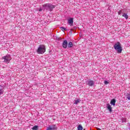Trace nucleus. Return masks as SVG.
Here are the masks:
<instances>
[{"instance_id":"obj_13","label":"nucleus","mask_w":130,"mask_h":130,"mask_svg":"<svg viewBox=\"0 0 130 130\" xmlns=\"http://www.w3.org/2000/svg\"><path fill=\"white\" fill-rule=\"evenodd\" d=\"M4 94V87L0 86V95Z\"/></svg>"},{"instance_id":"obj_19","label":"nucleus","mask_w":130,"mask_h":130,"mask_svg":"<svg viewBox=\"0 0 130 130\" xmlns=\"http://www.w3.org/2000/svg\"><path fill=\"white\" fill-rule=\"evenodd\" d=\"M60 29L61 30H62V31H66V30H67V28H65L64 27H60Z\"/></svg>"},{"instance_id":"obj_9","label":"nucleus","mask_w":130,"mask_h":130,"mask_svg":"<svg viewBox=\"0 0 130 130\" xmlns=\"http://www.w3.org/2000/svg\"><path fill=\"white\" fill-rule=\"evenodd\" d=\"M121 47V45L120 44V43L117 42L114 45V49H116L117 48H119Z\"/></svg>"},{"instance_id":"obj_23","label":"nucleus","mask_w":130,"mask_h":130,"mask_svg":"<svg viewBox=\"0 0 130 130\" xmlns=\"http://www.w3.org/2000/svg\"><path fill=\"white\" fill-rule=\"evenodd\" d=\"M41 11H42V8H40L39 9V12H41Z\"/></svg>"},{"instance_id":"obj_7","label":"nucleus","mask_w":130,"mask_h":130,"mask_svg":"<svg viewBox=\"0 0 130 130\" xmlns=\"http://www.w3.org/2000/svg\"><path fill=\"white\" fill-rule=\"evenodd\" d=\"M68 24L70 25V26H73L74 24V18H71L68 20Z\"/></svg>"},{"instance_id":"obj_24","label":"nucleus","mask_w":130,"mask_h":130,"mask_svg":"<svg viewBox=\"0 0 130 130\" xmlns=\"http://www.w3.org/2000/svg\"><path fill=\"white\" fill-rule=\"evenodd\" d=\"M83 130H86V129H84Z\"/></svg>"},{"instance_id":"obj_18","label":"nucleus","mask_w":130,"mask_h":130,"mask_svg":"<svg viewBox=\"0 0 130 130\" xmlns=\"http://www.w3.org/2000/svg\"><path fill=\"white\" fill-rule=\"evenodd\" d=\"M31 129L32 130H38V125H35Z\"/></svg>"},{"instance_id":"obj_3","label":"nucleus","mask_w":130,"mask_h":130,"mask_svg":"<svg viewBox=\"0 0 130 130\" xmlns=\"http://www.w3.org/2000/svg\"><path fill=\"white\" fill-rule=\"evenodd\" d=\"M2 59H4V62H6L7 63H9L10 62V60L12 59V58H11V55H7L6 56H3L2 57Z\"/></svg>"},{"instance_id":"obj_10","label":"nucleus","mask_w":130,"mask_h":130,"mask_svg":"<svg viewBox=\"0 0 130 130\" xmlns=\"http://www.w3.org/2000/svg\"><path fill=\"white\" fill-rule=\"evenodd\" d=\"M116 103V100L115 99H113L111 100L110 104L111 105H113V106H115V103Z\"/></svg>"},{"instance_id":"obj_16","label":"nucleus","mask_w":130,"mask_h":130,"mask_svg":"<svg viewBox=\"0 0 130 130\" xmlns=\"http://www.w3.org/2000/svg\"><path fill=\"white\" fill-rule=\"evenodd\" d=\"M126 98L127 100H130V93H127L126 94Z\"/></svg>"},{"instance_id":"obj_15","label":"nucleus","mask_w":130,"mask_h":130,"mask_svg":"<svg viewBox=\"0 0 130 130\" xmlns=\"http://www.w3.org/2000/svg\"><path fill=\"white\" fill-rule=\"evenodd\" d=\"M122 17H124V18H125L126 20H127L128 19V15H127V14L124 13L122 15Z\"/></svg>"},{"instance_id":"obj_21","label":"nucleus","mask_w":130,"mask_h":130,"mask_svg":"<svg viewBox=\"0 0 130 130\" xmlns=\"http://www.w3.org/2000/svg\"><path fill=\"white\" fill-rule=\"evenodd\" d=\"M122 13V11L120 10L118 12V15H121V13Z\"/></svg>"},{"instance_id":"obj_25","label":"nucleus","mask_w":130,"mask_h":130,"mask_svg":"<svg viewBox=\"0 0 130 130\" xmlns=\"http://www.w3.org/2000/svg\"><path fill=\"white\" fill-rule=\"evenodd\" d=\"M56 1H57V0H56Z\"/></svg>"},{"instance_id":"obj_1","label":"nucleus","mask_w":130,"mask_h":130,"mask_svg":"<svg viewBox=\"0 0 130 130\" xmlns=\"http://www.w3.org/2000/svg\"><path fill=\"white\" fill-rule=\"evenodd\" d=\"M44 10H46L47 12H52L53 9L55 8V5H52L51 4L47 3L43 5Z\"/></svg>"},{"instance_id":"obj_4","label":"nucleus","mask_w":130,"mask_h":130,"mask_svg":"<svg viewBox=\"0 0 130 130\" xmlns=\"http://www.w3.org/2000/svg\"><path fill=\"white\" fill-rule=\"evenodd\" d=\"M57 126H56V125L55 124H52V125H49L47 128V130H57Z\"/></svg>"},{"instance_id":"obj_20","label":"nucleus","mask_w":130,"mask_h":130,"mask_svg":"<svg viewBox=\"0 0 130 130\" xmlns=\"http://www.w3.org/2000/svg\"><path fill=\"white\" fill-rule=\"evenodd\" d=\"M126 122V119L125 118H123L122 119V122Z\"/></svg>"},{"instance_id":"obj_2","label":"nucleus","mask_w":130,"mask_h":130,"mask_svg":"<svg viewBox=\"0 0 130 130\" xmlns=\"http://www.w3.org/2000/svg\"><path fill=\"white\" fill-rule=\"evenodd\" d=\"M45 51H46V48L44 45H40L37 50V52L38 54H43Z\"/></svg>"},{"instance_id":"obj_14","label":"nucleus","mask_w":130,"mask_h":130,"mask_svg":"<svg viewBox=\"0 0 130 130\" xmlns=\"http://www.w3.org/2000/svg\"><path fill=\"white\" fill-rule=\"evenodd\" d=\"M74 46V44H73V42H70L68 44V48H71Z\"/></svg>"},{"instance_id":"obj_11","label":"nucleus","mask_w":130,"mask_h":130,"mask_svg":"<svg viewBox=\"0 0 130 130\" xmlns=\"http://www.w3.org/2000/svg\"><path fill=\"white\" fill-rule=\"evenodd\" d=\"M115 49L117 51L118 53H121V51H122V47H120V48H117V49Z\"/></svg>"},{"instance_id":"obj_5","label":"nucleus","mask_w":130,"mask_h":130,"mask_svg":"<svg viewBox=\"0 0 130 130\" xmlns=\"http://www.w3.org/2000/svg\"><path fill=\"white\" fill-rule=\"evenodd\" d=\"M86 85H88L90 87H92V86L95 85V82L92 80H87L86 81Z\"/></svg>"},{"instance_id":"obj_8","label":"nucleus","mask_w":130,"mask_h":130,"mask_svg":"<svg viewBox=\"0 0 130 130\" xmlns=\"http://www.w3.org/2000/svg\"><path fill=\"white\" fill-rule=\"evenodd\" d=\"M106 108H107L108 110H109L110 113L112 112V107H111V105L109 104H107Z\"/></svg>"},{"instance_id":"obj_12","label":"nucleus","mask_w":130,"mask_h":130,"mask_svg":"<svg viewBox=\"0 0 130 130\" xmlns=\"http://www.w3.org/2000/svg\"><path fill=\"white\" fill-rule=\"evenodd\" d=\"M80 102L81 100L80 99H76L75 100L74 104H76V105H78Z\"/></svg>"},{"instance_id":"obj_22","label":"nucleus","mask_w":130,"mask_h":130,"mask_svg":"<svg viewBox=\"0 0 130 130\" xmlns=\"http://www.w3.org/2000/svg\"><path fill=\"white\" fill-rule=\"evenodd\" d=\"M104 84H105V85H107V84H109V82L106 80L104 82Z\"/></svg>"},{"instance_id":"obj_17","label":"nucleus","mask_w":130,"mask_h":130,"mask_svg":"<svg viewBox=\"0 0 130 130\" xmlns=\"http://www.w3.org/2000/svg\"><path fill=\"white\" fill-rule=\"evenodd\" d=\"M78 130H83V126L82 125L79 124L77 127Z\"/></svg>"},{"instance_id":"obj_6","label":"nucleus","mask_w":130,"mask_h":130,"mask_svg":"<svg viewBox=\"0 0 130 130\" xmlns=\"http://www.w3.org/2000/svg\"><path fill=\"white\" fill-rule=\"evenodd\" d=\"M62 46L63 48H68V41L67 40H64L62 44Z\"/></svg>"}]
</instances>
